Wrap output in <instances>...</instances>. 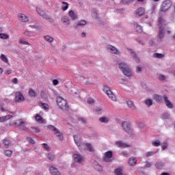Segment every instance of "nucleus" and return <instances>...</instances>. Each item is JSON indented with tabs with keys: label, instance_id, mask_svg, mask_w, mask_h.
Returning <instances> with one entry per match:
<instances>
[{
	"label": "nucleus",
	"instance_id": "obj_23",
	"mask_svg": "<svg viewBox=\"0 0 175 175\" xmlns=\"http://www.w3.org/2000/svg\"><path fill=\"white\" fill-rule=\"evenodd\" d=\"M153 98L154 100L157 103H162V100H163V97L162 96L159 95V94H154L153 96Z\"/></svg>",
	"mask_w": 175,
	"mask_h": 175
},
{
	"label": "nucleus",
	"instance_id": "obj_54",
	"mask_svg": "<svg viewBox=\"0 0 175 175\" xmlns=\"http://www.w3.org/2000/svg\"><path fill=\"white\" fill-rule=\"evenodd\" d=\"M75 88H70V89H68V92H70V94H77V92H76L75 91Z\"/></svg>",
	"mask_w": 175,
	"mask_h": 175
},
{
	"label": "nucleus",
	"instance_id": "obj_4",
	"mask_svg": "<svg viewBox=\"0 0 175 175\" xmlns=\"http://www.w3.org/2000/svg\"><path fill=\"white\" fill-rule=\"evenodd\" d=\"M172 1H170V0L164 1L160 6V10L159 13H161V12L163 13L167 12V10L172 8Z\"/></svg>",
	"mask_w": 175,
	"mask_h": 175
},
{
	"label": "nucleus",
	"instance_id": "obj_21",
	"mask_svg": "<svg viewBox=\"0 0 175 175\" xmlns=\"http://www.w3.org/2000/svg\"><path fill=\"white\" fill-rule=\"evenodd\" d=\"M116 146H117V147H120V148H125L126 147H129V145H128V144H125L124 142H122V141H118L116 142Z\"/></svg>",
	"mask_w": 175,
	"mask_h": 175
},
{
	"label": "nucleus",
	"instance_id": "obj_45",
	"mask_svg": "<svg viewBox=\"0 0 175 175\" xmlns=\"http://www.w3.org/2000/svg\"><path fill=\"white\" fill-rule=\"evenodd\" d=\"M92 17L94 18V20H98V12L94 11L92 12Z\"/></svg>",
	"mask_w": 175,
	"mask_h": 175
},
{
	"label": "nucleus",
	"instance_id": "obj_39",
	"mask_svg": "<svg viewBox=\"0 0 175 175\" xmlns=\"http://www.w3.org/2000/svg\"><path fill=\"white\" fill-rule=\"evenodd\" d=\"M28 93H29V96H31L33 98H35V96H36V92H35V91L32 88H30L29 90Z\"/></svg>",
	"mask_w": 175,
	"mask_h": 175
},
{
	"label": "nucleus",
	"instance_id": "obj_43",
	"mask_svg": "<svg viewBox=\"0 0 175 175\" xmlns=\"http://www.w3.org/2000/svg\"><path fill=\"white\" fill-rule=\"evenodd\" d=\"M157 152H158V150L155 151V152H152V151H150V152H148L146 153V158H148L150 157H152L153 155H155V154H157Z\"/></svg>",
	"mask_w": 175,
	"mask_h": 175
},
{
	"label": "nucleus",
	"instance_id": "obj_61",
	"mask_svg": "<svg viewBox=\"0 0 175 175\" xmlns=\"http://www.w3.org/2000/svg\"><path fill=\"white\" fill-rule=\"evenodd\" d=\"M157 8V5H153L152 6V13H155V9Z\"/></svg>",
	"mask_w": 175,
	"mask_h": 175
},
{
	"label": "nucleus",
	"instance_id": "obj_50",
	"mask_svg": "<svg viewBox=\"0 0 175 175\" xmlns=\"http://www.w3.org/2000/svg\"><path fill=\"white\" fill-rule=\"evenodd\" d=\"M88 103L89 105H94L95 103V100H94V98H88Z\"/></svg>",
	"mask_w": 175,
	"mask_h": 175
},
{
	"label": "nucleus",
	"instance_id": "obj_6",
	"mask_svg": "<svg viewBox=\"0 0 175 175\" xmlns=\"http://www.w3.org/2000/svg\"><path fill=\"white\" fill-rule=\"evenodd\" d=\"M103 90V92L107 94V96L110 99H111V100H113L114 102L117 100V97L116 96V95H114V94H113V92H111V90H110L109 87L104 86Z\"/></svg>",
	"mask_w": 175,
	"mask_h": 175
},
{
	"label": "nucleus",
	"instance_id": "obj_16",
	"mask_svg": "<svg viewBox=\"0 0 175 175\" xmlns=\"http://www.w3.org/2000/svg\"><path fill=\"white\" fill-rule=\"evenodd\" d=\"M128 51L130 53L131 57H133V58H134L135 62H137V64H139V62H140V58H139V57H137V55H136V53L132 49H128Z\"/></svg>",
	"mask_w": 175,
	"mask_h": 175
},
{
	"label": "nucleus",
	"instance_id": "obj_49",
	"mask_svg": "<svg viewBox=\"0 0 175 175\" xmlns=\"http://www.w3.org/2000/svg\"><path fill=\"white\" fill-rule=\"evenodd\" d=\"M30 28H32V29H39L40 27L39 25L35 24V25H30Z\"/></svg>",
	"mask_w": 175,
	"mask_h": 175
},
{
	"label": "nucleus",
	"instance_id": "obj_11",
	"mask_svg": "<svg viewBox=\"0 0 175 175\" xmlns=\"http://www.w3.org/2000/svg\"><path fill=\"white\" fill-rule=\"evenodd\" d=\"M136 17H142V16H144L146 14V8L143 7H139L134 12Z\"/></svg>",
	"mask_w": 175,
	"mask_h": 175
},
{
	"label": "nucleus",
	"instance_id": "obj_24",
	"mask_svg": "<svg viewBox=\"0 0 175 175\" xmlns=\"http://www.w3.org/2000/svg\"><path fill=\"white\" fill-rule=\"evenodd\" d=\"M137 162V161L135 157H132L129 159V165H130V166H135Z\"/></svg>",
	"mask_w": 175,
	"mask_h": 175
},
{
	"label": "nucleus",
	"instance_id": "obj_35",
	"mask_svg": "<svg viewBox=\"0 0 175 175\" xmlns=\"http://www.w3.org/2000/svg\"><path fill=\"white\" fill-rule=\"evenodd\" d=\"M145 104L148 107H151V106H152V100L151 98H147L145 100Z\"/></svg>",
	"mask_w": 175,
	"mask_h": 175
},
{
	"label": "nucleus",
	"instance_id": "obj_48",
	"mask_svg": "<svg viewBox=\"0 0 175 175\" xmlns=\"http://www.w3.org/2000/svg\"><path fill=\"white\" fill-rule=\"evenodd\" d=\"M158 79H159V80H161V81H163V80H165L166 79V77L162 74H159L158 75Z\"/></svg>",
	"mask_w": 175,
	"mask_h": 175
},
{
	"label": "nucleus",
	"instance_id": "obj_41",
	"mask_svg": "<svg viewBox=\"0 0 175 175\" xmlns=\"http://www.w3.org/2000/svg\"><path fill=\"white\" fill-rule=\"evenodd\" d=\"M85 146L88 150V151H90V152H94V148H92V145H91V144L86 143Z\"/></svg>",
	"mask_w": 175,
	"mask_h": 175
},
{
	"label": "nucleus",
	"instance_id": "obj_64",
	"mask_svg": "<svg viewBox=\"0 0 175 175\" xmlns=\"http://www.w3.org/2000/svg\"><path fill=\"white\" fill-rule=\"evenodd\" d=\"M5 121H6L5 116L0 117V122H5Z\"/></svg>",
	"mask_w": 175,
	"mask_h": 175
},
{
	"label": "nucleus",
	"instance_id": "obj_9",
	"mask_svg": "<svg viewBox=\"0 0 175 175\" xmlns=\"http://www.w3.org/2000/svg\"><path fill=\"white\" fill-rule=\"evenodd\" d=\"M14 124L19 129H22L23 131L25 129V121H24L23 119H18L14 120Z\"/></svg>",
	"mask_w": 175,
	"mask_h": 175
},
{
	"label": "nucleus",
	"instance_id": "obj_51",
	"mask_svg": "<svg viewBox=\"0 0 175 175\" xmlns=\"http://www.w3.org/2000/svg\"><path fill=\"white\" fill-rule=\"evenodd\" d=\"M103 111V109H102L100 107L96 108V113L97 114H102Z\"/></svg>",
	"mask_w": 175,
	"mask_h": 175
},
{
	"label": "nucleus",
	"instance_id": "obj_8",
	"mask_svg": "<svg viewBox=\"0 0 175 175\" xmlns=\"http://www.w3.org/2000/svg\"><path fill=\"white\" fill-rule=\"evenodd\" d=\"M36 12L40 16H41V17H42V18H44V20H49V23H53L54 21L53 18H51L49 15L46 14V13H44L43 10H40V8H36Z\"/></svg>",
	"mask_w": 175,
	"mask_h": 175
},
{
	"label": "nucleus",
	"instance_id": "obj_59",
	"mask_svg": "<svg viewBox=\"0 0 175 175\" xmlns=\"http://www.w3.org/2000/svg\"><path fill=\"white\" fill-rule=\"evenodd\" d=\"M33 131L36 133H39V132H40V129H39V128H38V127H33Z\"/></svg>",
	"mask_w": 175,
	"mask_h": 175
},
{
	"label": "nucleus",
	"instance_id": "obj_47",
	"mask_svg": "<svg viewBox=\"0 0 175 175\" xmlns=\"http://www.w3.org/2000/svg\"><path fill=\"white\" fill-rule=\"evenodd\" d=\"M3 144H4L5 148H8V147H9V146H10V141H9L8 139H3Z\"/></svg>",
	"mask_w": 175,
	"mask_h": 175
},
{
	"label": "nucleus",
	"instance_id": "obj_27",
	"mask_svg": "<svg viewBox=\"0 0 175 175\" xmlns=\"http://www.w3.org/2000/svg\"><path fill=\"white\" fill-rule=\"evenodd\" d=\"M39 106L40 107H41V109H43L44 110H49V109L50 108V106L47 103H40Z\"/></svg>",
	"mask_w": 175,
	"mask_h": 175
},
{
	"label": "nucleus",
	"instance_id": "obj_2",
	"mask_svg": "<svg viewBox=\"0 0 175 175\" xmlns=\"http://www.w3.org/2000/svg\"><path fill=\"white\" fill-rule=\"evenodd\" d=\"M57 104L59 109H61V110H62L63 111H66L69 110V106H68V103L66 102V100H65L62 97H57Z\"/></svg>",
	"mask_w": 175,
	"mask_h": 175
},
{
	"label": "nucleus",
	"instance_id": "obj_22",
	"mask_svg": "<svg viewBox=\"0 0 175 175\" xmlns=\"http://www.w3.org/2000/svg\"><path fill=\"white\" fill-rule=\"evenodd\" d=\"M134 29L136 32H138L139 33H142V32H143V27L140 26L137 23H134Z\"/></svg>",
	"mask_w": 175,
	"mask_h": 175
},
{
	"label": "nucleus",
	"instance_id": "obj_38",
	"mask_svg": "<svg viewBox=\"0 0 175 175\" xmlns=\"http://www.w3.org/2000/svg\"><path fill=\"white\" fill-rule=\"evenodd\" d=\"M152 146L154 147H159V146H161V141L156 139L155 141L152 142Z\"/></svg>",
	"mask_w": 175,
	"mask_h": 175
},
{
	"label": "nucleus",
	"instance_id": "obj_36",
	"mask_svg": "<svg viewBox=\"0 0 175 175\" xmlns=\"http://www.w3.org/2000/svg\"><path fill=\"white\" fill-rule=\"evenodd\" d=\"M87 24L85 20H81L77 22V27H83Z\"/></svg>",
	"mask_w": 175,
	"mask_h": 175
},
{
	"label": "nucleus",
	"instance_id": "obj_5",
	"mask_svg": "<svg viewBox=\"0 0 175 175\" xmlns=\"http://www.w3.org/2000/svg\"><path fill=\"white\" fill-rule=\"evenodd\" d=\"M122 128L124 131L126 132L129 135L133 136L135 133H133V129L131 126V123L128 122H122Z\"/></svg>",
	"mask_w": 175,
	"mask_h": 175
},
{
	"label": "nucleus",
	"instance_id": "obj_52",
	"mask_svg": "<svg viewBox=\"0 0 175 175\" xmlns=\"http://www.w3.org/2000/svg\"><path fill=\"white\" fill-rule=\"evenodd\" d=\"M12 154H13V152H12V150H6L5 152V154L6 155V157H12Z\"/></svg>",
	"mask_w": 175,
	"mask_h": 175
},
{
	"label": "nucleus",
	"instance_id": "obj_26",
	"mask_svg": "<svg viewBox=\"0 0 175 175\" xmlns=\"http://www.w3.org/2000/svg\"><path fill=\"white\" fill-rule=\"evenodd\" d=\"M68 16L72 18V20H76L77 18V14L75 13V11L70 10L68 12Z\"/></svg>",
	"mask_w": 175,
	"mask_h": 175
},
{
	"label": "nucleus",
	"instance_id": "obj_46",
	"mask_svg": "<svg viewBox=\"0 0 175 175\" xmlns=\"http://www.w3.org/2000/svg\"><path fill=\"white\" fill-rule=\"evenodd\" d=\"M0 39H9V35L0 33Z\"/></svg>",
	"mask_w": 175,
	"mask_h": 175
},
{
	"label": "nucleus",
	"instance_id": "obj_1",
	"mask_svg": "<svg viewBox=\"0 0 175 175\" xmlns=\"http://www.w3.org/2000/svg\"><path fill=\"white\" fill-rule=\"evenodd\" d=\"M119 68L122 72L124 76L127 77H132V70L129 68V66L126 63L121 62L119 64Z\"/></svg>",
	"mask_w": 175,
	"mask_h": 175
},
{
	"label": "nucleus",
	"instance_id": "obj_25",
	"mask_svg": "<svg viewBox=\"0 0 175 175\" xmlns=\"http://www.w3.org/2000/svg\"><path fill=\"white\" fill-rule=\"evenodd\" d=\"M126 105L128 107L131 109V110H136V107L135 106V104H133V102L131 100H129L126 101Z\"/></svg>",
	"mask_w": 175,
	"mask_h": 175
},
{
	"label": "nucleus",
	"instance_id": "obj_56",
	"mask_svg": "<svg viewBox=\"0 0 175 175\" xmlns=\"http://www.w3.org/2000/svg\"><path fill=\"white\" fill-rule=\"evenodd\" d=\"M43 148L46 150V151H49L50 150V148L49 147V145L47 144H42Z\"/></svg>",
	"mask_w": 175,
	"mask_h": 175
},
{
	"label": "nucleus",
	"instance_id": "obj_15",
	"mask_svg": "<svg viewBox=\"0 0 175 175\" xmlns=\"http://www.w3.org/2000/svg\"><path fill=\"white\" fill-rule=\"evenodd\" d=\"M49 172L51 175H61V172L54 166L49 167Z\"/></svg>",
	"mask_w": 175,
	"mask_h": 175
},
{
	"label": "nucleus",
	"instance_id": "obj_28",
	"mask_svg": "<svg viewBox=\"0 0 175 175\" xmlns=\"http://www.w3.org/2000/svg\"><path fill=\"white\" fill-rule=\"evenodd\" d=\"M44 39L48 43H53V40H54V38L49 35L44 36Z\"/></svg>",
	"mask_w": 175,
	"mask_h": 175
},
{
	"label": "nucleus",
	"instance_id": "obj_42",
	"mask_svg": "<svg viewBox=\"0 0 175 175\" xmlns=\"http://www.w3.org/2000/svg\"><path fill=\"white\" fill-rule=\"evenodd\" d=\"M46 157L48 158V159H49V161H54V159L55 158V155L53 153H49L46 155Z\"/></svg>",
	"mask_w": 175,
	"mask_h": 175
},
{
	"label": "nucleus",
	"instance_id": "obj_7",
	"mask_svg": "<svg viewBox=\"0 0 175 175\" xmlns=\"http://www.w3.org/2000/svg\"><path fill=\"white\" fill-rule=\"evenodd\" d=\"M47 128L49 129H51V131H53L54 132V135H55L57 137H59V140H62V139H64V135H62V133H61V131H59V130H58L54 126L49 125Z\"/></svg>",
	"mask_w": 175,
	"mask_h": 175
},
{
	"label": "nucleus",
	"instance_id": "obj_40",
	"mask_svg": "<svg viewBox=\"0 0 175 175\" xmlns=\"http://www.w3.org/2000/svg\"><path fill=\"white\" fill-rule=\"evenodd\" d=\"M170 118V114L169 113H164L161 116L162 120H169Z\"/></svg>",
	"mask_w": 175,
	"mask_h": 175
},
{
	"label": "nucleus",
	"instance_id": "obj_20",
	"mask_svg": "<svg viewBox=\"0 0 175 175\" xmlns=\"http://www.w3.org/2000/svg\"><path fill=\"white\" fill-rule=\"evenodd\" d=\"M18 16L19 17V19L23 21V23H28V21H29V18H28V16H27V15L24 14H18Z\"/></svg>",
	"mask_w": 175,
	"mask_h": 175
},
{
	"label": "nucleus",
	"instance_id": "obj_18",
	"mask_svg": "<svg viewBox=\"0 0 175 175\" xmlns=\"http://www.w3.org/2000/svg\"><path fill=\"white\" fill-rule=\"evenodd\" d=\"M165 25H166V22H165V19L162 17H159L158 18V27L159 28H165Z\"/></svg>",
	"mask_w": 175,
	"mask_h": 175
},
{
	"label": "nucleus",
	"instance_id": "obj_55",
	"mask_svg": "<svg viewBox=\"0 0 175 175\" xmlns=\"http://www.w3.org/2000/svg\"><path fill=\"white\" fill-rule=\"evenodd\" d=\"M18 43H20V44H29V42L22 39L19 40Z\"/></svg>",
	"mask_w": 175,
	"mask_h": 175
},
{
	"label": "nucleus",
	"instance_id": "obj_53",
	"mask_svg": "<svg viewBox=\"0 0 175 175\" xmlns=\"http://www.w3.org/2000/svg\"><path fill=\"white\" fill-rule=\"evenodd\" d=\"M24 34L26 36H32V32L28 31V30H25V32H24Z\"/></svg>",
	"mask_w": 175,
	"mask_h": 175
},
{
	"label": "nucleus",
	"instance_id": "obj_31",
	"mask_svg": "<svg viewBox=\"0 0 175 175\" xmlns=\"http://www.w3.org/2000/svg\"><path fill=\"white\" fill-rule=\"evenodd\" d=\"M62 21L66 25H69L70 24V22L69 21V18L68 16H64L62 18Z\"/></svg>",
	"mask_w": 175,
	"mask_h": 175
},
{
	"label": "nucleus",
	"instance_id": "obj_10",
	"mask_svg": "<svg viewBox=\"0 0 175 175\" xmlns=\"http://www.w3.org/2000/svg\"><path fill=\"white\" fill-rule=\"evenodd\" d=\"M106 49L107 51H109L111 54H115V55H120V52L113 45H107Z\"/></svg>",
	"mask_w": 175,
	"mask_h": 175
},
{
	"label": "nucleus",
	"instance_id": "obj_14",
	"mask_svg": "<svg viewBox=\"0 0 175 175\" xmlns=\"http://www.w3.org/2000/svg\"><path fill=\"white\" fill-rule=\"evenodd\" d=\"M163 98L164 99L165 105L168 109H173V104L169 100V98H167V96L163 95Z\"/></svg>",
	"mask_w": 175,
	"mask_h": 175
},
{
	"label": "nucleus",
	"instance_id": "obj_17",
	"mask_svg": "<svg viewBox=\"0 0 175 175\" xmlns=\"http://www.w3.org/2000/svg\"><path fill=\"white\" fill-rule=\"evenodd\" d=\"M158 36L160 40H162L165 38V27H159Z\"/></svg>",
	"mask_w": 175,
	"mask_h": 175
},
{
	"label": "nucleus",
	"instance_id": "obj_44",
	"mask_svg": "<svg viewBox=\"0 0 175 175\" xmlns=\"http://www.w3.org/2000/svg\"><path fill=\"white\" fill-rule=\"evenodd\" d=\"M164 55L162 53H154L153 54V58H163Z\"/></svg>",
	"mask_w": 175,
	"mask_h": 175
},
{
	"label": "nucleus",
	"instance_id": "obj_32",
	"mask_svg": "<svg viewBox=\"0 0 175 175\" xmlns=\"http://www.w3.org/2000/svg\"><path fill=\"white\" fill-rule=\"evenodd\" d=\"M99 121L100 122H102L103 124H108L109 121H110V120L109 119V118H106V117H102L99 118Z\"/></svg>",
	"mask_w": 175,
	"mask_h": 175
},
{
	"label": "nucleus",
	"instance_id": "obj_19",
	"mask_svg": "<svg viewBox=\"0 0 175 175\" xmlns=\"http://www.w3.org/2000/svg\"><path fill=\"white\" fill-rule=\"evenodd\" d=\"M74 142L77 147L81 146V137L80 135H74Z\"/></svg>",
	"mask_w": 175,
	"mask_h": 175
},
{
	"label": "nucleus",
	"instance_id": "obj_29",
	"mask_svg": "<svg viewBox=\"0 0 175 175\" xmlns=\"http://www.w3.org/2000/svg\"><path fill=\"white\" fill-rule=\"evenodd\" d=\"M154 166L157 169H163V167H165V164L162 162H157Z\"/></svg>",
	"mask_w": 175,
	"mask_h": 175
},
{
	"label": "nucleus",
	"instance_id": "obj_57",
	"mask_svg": "<svg viewBox=\"0 0 175 175\" xmlns=\"http://www.w3.org/2000/svg\"><path fill=\"white\" fill-rule=\"evenodd\" d=\"M167 142H164L163 144L161 146V148L162 150H166V148H167Z\"/></svg>",
	"mask_w": 175,
	"mask_h": 175
},
{
	"label": "nucleus",
	"instance_id": "obj_63",
	"mask_svg": "<svg viewBox=\"0 0 175 175\" xmlns=\"http://www.w3.org/2000/svg\"><path fill=\"white\" fill-rule=\"evenodd\" d=\"M53 84L54 85H58V80H57V79H53Z\"/></svg>",
	"mask_w": 175,
	"mask_h": 175
},
{
	"label": "nucleus",
	"instance_id": "obj_37",
	"mask_svg": "<svg viewBox=\"0 0 175 175\" xmlns=\"http://www.w3.org/2000/svg\"><path fill=\"white\" fill-rule=\"evenodd\" d=\"M114 173L116 175H122V167L116 168L114 170Z\"/></svg>",
	"mask_w": 175,
	"mask_h": 175
},
{
	"label": "nucleus",
	"instance_id": "obj_58",
	"mask_svg": "<svg viewBox=\"0 0 175 175\" xmlns=\"http://www.w3.org/2000/svg\"><path fill=\"white\" fill-rule=\"evenodd\" d=\"M12 115H6L4 116V118L5 120V121H8V120H10V118H12Z\"/></svg>",
	"mask_w": 175,
	"mask_h": 175
},
{
	"label": "nucleus",
	"instance_id": "obj_62",
	"mask_svg": "<svg viewBox=\"0 0 175 175\" xmlns=\"http://www.w3.org/2000/svg\"><path fill=\"white\" fill-rule=\"evenodd\" d=\"M28 141L29 143H31V144H35V141L31 138H28Z\"/></svg>",
	"mask_w": 175,
	"mask_h": 175
},
{
	"label": "nucleus",
	"instance_id": "obj_60",
	"mask_svg": "<svg viewBox=\"0 0 175 175\" xmlns=\"http://www.w3.org/2000/svg\"><path fill=\"white\" fill-rule=\"evenodd\" d=\"M12 83H13L14 84H17V83H18V79H17V78H13L12 80Z\"/></svg>",
	"mask_w": 175,
	"mask_h": 175
},
{
	"label": "nucleus",
	"instance_id": "obj_12",
	"mask_svg": "<svg viewBox=\"0 0 175 175\" xmlns=\"http://www.w3.org/2000/svg\"><path fill=\"white\" fill-rule=\"evenodd\" d=\"M25 100V98H24V96L23 95V93H21V92H16L15 93L16 102H24Z\"/></svg>",
	"mask_w": 175,
	"mask_h": 175
},
{
	"label": "nucleus",
	"instance_id": "obj_30",
	"mask_svg": "<svg viewBox=\"0 0 175 175\" xmlns=\"http://www.w3.org/2000/svg\"><path fill=\"white\" fill-rule=\"evenodd\" d=\"M0 59L4 62L5 64H8L9 63V59H8V57H6V55H5L4 54H1L0 56Z\"/></svg>",
	"mask_w": 175,
	"mask_h": 175
},
{
	"label": "nucleus",
	"instance_id": "obj_34",
	"mask_svg": "<svg viewBox=\"0 0 175 175\" xmlns=\"http://www.w3.org/2000/svg\"><path fill=\"white\" fill-rule=\"evenodd\" d=\"M68 8H69V3L63 1L62 3V10H63L64 11L68 10Z\"/></svg>",
	"mask_w": 175,
	"mask_h": 175
},
{
	"label": "nucleus",
	"instance_id": "obj_13",
	"mask_svg": "<svg viewBox=\"0 0 175 175\" xmlns=\"http://www.w3.org/2000/svg\"><path fill=\"white\" fill-rule=\"evenodd\" d=\"M112 157H113V152L111 151L106 152L104 157L105 162H111Z\"/></svg>",
	"mask_w": 175,
	"mask_h": 175
},
{
	"label": "nucleus",
	"instance_id": "obj_33",
	"mask_svg": "<svg viewBox=\"0 0 175 175\" xmlns=\"http://www.w3.org/2000/svg\"><path fill=\"white\" fill-rule=\"evenodd\" d=\"M35 120L37 122H39V124H43V118H42V116H40V115H36Z\"/></svg>",
	"mask_w": 175,
	"mask_h": 175
},
{
	"label": "nucleus",
	"instance_id": "obj_3",
	"mask_svg": "<svg viewBox=\"0 0 175 175\" xmlns=\"http://www.w3.org/2000/svg\"><path fill=\"white\" fill-rule=\"evenodd\" d=\"M72 159L74 161L72 165V167H76L80 165L82 162H84V157L80 154L79 152H75L72 154Z\"/></svg>",
	"mask_w": 175,
	"mask_h": 175
}]
</instances>
